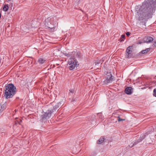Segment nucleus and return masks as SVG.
Returning <instances> with one entry per match:
<instances>
[{
  "instance_id": "obj_1",
  "label": "nucleus",
  "mask_w": 156,
  "mask_h": 156,
  "mask_svg": "<svg viewBox=\"0 0 156 156\" xmlns=\"http://www.w3.org/2000/svg\"><path fill=\"white\" fill-rule=\"evenodd\" d=\"M155 8L156 0H145L139 10V20L145 23L148 19L152 17Z\"/></svg>"
},
{
  "instance_id": "obj_2",
  "label": "nucleus",
  "mask_w": 156,
  "mask_h": 156,
  "mask_svg": "<svg viewBox=\"0 0 156 156\" xmlns=\"http://www.w3.org/2000/svg\"><path fill=\"white\" fill-rule=\"evenodd\" d=\"M5 95L6 99L12 98L16 93V88L12 83H9L5 86Z\"/></svg>"
},
{
  "instance_id": "obj_3",
  "label": "nucleus",
  "mask_w": 156,
  "mask_h": 156,
  "mask_svg": "<svg viewBox=\"0 0 156 156\" xmlns=\"http://www.w3.org/2000/svg\"><path fill=\"white\" fill-rule=\"evenodd\" d=\"M59 107V106L58 104L54 106L53 109L48 110L41 116V120L43 121L48 119L51 117V114L54 112H55L56 110H58Z\"/></svg>"
},
{
  "instance_id": "obj_4",
  "label": "nucleus",
  "mask_w": 156,
  "mask_h": 156,
  "mask_svg": "<svg viewBox=\"0 0 156 156\" xmlns=\"http://www.w3.org/2000/svg\"><path fill=\"white\" fill-rule=\"evenodd\" d=\"M77 62L76 60H74V58H70V60H69V68L71 70L74 69L76 66L77 65Z\"/></svg>"
},
{
  "instance_id": "obj_5",
  "label": "nucleus",
  "mask_w": 156,
  "mask_h": 156,
  "mask_svg": "<svg viewBox=\"0 0 156 156\" xmlns=\"http://www.w3.org/2000/svg\"><path fill=\"white\" fill-rule=\"evenodd\" d=\"M45 27L49 29V30L51 32H53L55 30V25L53 24H51V22L50 21L49 22V18L45 20Z\"/></svg>"
},
{
  "instance_id": "obj_6",
  "label": "nucleus",
  "mask_w": 156,
  "mask_h": 156,
  "mask_svg": "<svg viewBox=\"0 0 156 156\" xmlns=\"http://www.w3.org/2000/svg\"><path fill=\"white\" fill-rule=\"evenodd\" d=\"M150 133V132H147L146 133H145V134L143 135L142 136H140L139 139L136 140L135 142L134 143H133V144L130 147H132L133 146L136 145L137 144L142 141V140L145 138L146 136Z\"/></svg>"
},
{
  "instance_id": "obj_7",
  "label": "nucleus",
  "mask_w": 156,
  "mask_h": 156,
  "mask_svg": "<svg viewBox=\"0 0 156 156\" xmlns=\"http://www.w3.org/2000/svg\"><path fill=\"white\" fill-rule=\"evenodd\" d=\"M105 77L106 79L105 80V82L106 83L112 82L114 80L113 76H112L110 73H107Z\"/></svg>"
},
{
  "instance_id": "obj_8",
  "label": "nucleus",
  "mask_w": 156,
  "mask_h": 156,
  "mask_svg": "<svg viewBox=\"0 0 156 156\" xmlns=\"http://www.w3.org/2000/svg\"><path fill=\"white\" fill-rule=\"evenodd\" d=\"M153 41V38L150 36L145 37L143 38V41L144 43L150 42Z\"/></svg>"
},
{
  "instance_id": "obj_9",
  "label": "nucleus",
  "mask_w": 156,
  "mask_h": 156,
  "mask_svg": "<svg viewBox=\"0 0 156 156\" xmlns=\"http://www.w3.org/2000/svg\"><path fill=\"white\" fill-rule=\"evenodd\" d=\"M131 47L130 46H129L126 50V55H127V58H130L132 56V55L131 53L132 51L130 50Z\"/></svg>"
},
{
  "instance_id": "obj_10",
  "label": "nucleus",
  "mask_w": 156,
  "mask_h": 156,
  "mask_svg": "<svg viewBox=\"0 0 156 156\" xmlns=\"http://www.w3.org/2000/svg\"><path fill=\"white\" fill-rule=\"evenodd\" d=\"M132 88L131 87H127L126 89L125 90V92L126 94H130L132 93Z\"/></svg>"
},
{
  "instance_id": "obj_11",
  "label": "nucleus",
  "mask_w": 156,
  "mask_h": 156,
  "mask_svg": "<svg viewBox=\"0 0 156 156\" xmlns=\"http://www.w3.org/2000/svg\"><path fill=\"white\" fill-rule=\"evenodd\" d=\"M150 48H147V49L142 50L140 52V54L141 55L142 54H145L148 52L150 50Z\"/></svg>"
},
{
  "instance_id": "obj_12",
  "label": "nucleus",
  "mask_w": 156,
  "mask_h": 156,
  "mask_svg": "<svg viewBox=\"0 0 156 156\" xmlns=\"http://www.w3.org/2000/svg\"><path fill=\"white\" fill-rule=\"evenodd\" d=\"M105 138L103 137H101L97 141V144H102L105 140Z\"/></svg>"
},
{
  "instance_id": "obj_13",
  "label": "nucleus",
  "mask_w": 156,
  "mask_h": 156,
  "mask_svg": "<svg viewBox=\"0 0 156 156\" xmlns=\"http://www.w3.org/2000/svg\"><path fill=\"white\" fill-rule=\"evenodd\" d=\"M8 9L9 6L8 5H5L4 6V7L3 8V10L4 11L6 12L8 10Z\"/></svg>"
},
{
  "instance_id": "obj_14",
  "label": "nucleus",
  "mask_w": 156,
  "mask_h": 156,
  "mask_svg": "<svg viewBox=\"0 0 156 156\" xmlns=\"http://www.w3.org/2000/svg\"><path fill=\"white\" fill-rule=\"evenodd\" d=\"M38 61L41 64H43L45 60L42 58H41L38 59Z\"/></svg>"
},
{
  "instance_id": "obj_15",
  "label": "nucleus",
  "mask_w": 156,
  "mask_h": 156,
  "mask_svg": "<svg viewBox=\"0 0 156 156\" xmlns=\"http://www.w3.org/2000/svg\"><path fill=\"white\" fill-rule=\"evenodd\" d=\"M125 35H122L121 36V38L120 39V41H124V38L125 37Z\"/></svg>"
},
{
  "instance_id": "obj_16",
  "label": "nucleus",
  "mask_w": 156,
  "mask_h": 156,
  "mask_svg": "<svg viewBox=\"0 0 156 156\" xmlns=\"http://www.w3.org/2000/svg\"><path fill=\"white\" fill-rule=\"evenodd\" d=\"M137 42V44H141L142 43H144V41H143V40H139Z\"/></svg>"
},
{
  "instance_id": "obj_17",
  "label": "nucleus",
  "mask_w": 156,
  "mask_h": 156,
  "mask_svg": "<svg viewBox=\"0 0 156 156\" xmlns=\"http://www.w3.org/2000/svg\"><path fill=\"white\" fill-rule=\"evenodd\" d=\"M125 120V119H121L119 116H118V122H120L121 121H124Z\"/></svg>"
},
{
  "instance_id": "obj_18",
  "label": "nucleus",
  "mask_w": 156,
  "mask_h": 156,
  "mask_svg": "<svg viewBox=\"0 0 156 156\" xmlns=\"http://www.w3.org/2000/svg\"><path fill=\"white\" fill-rule=\"evenodd\" d=\"M153 95L156 97V88H155L153 91Z\"/></svg>"
},
{
  "instance_id": "obj_19",
  "label": "nucleus",
  "mask_w": 156,
  "mask_h": 156,
  "mask_svg": "<svg viewBox=\"0 0 156 156\" xmlns=\"http://www.w3.org/2000/svg\"><path fill=\"white\" fill-rule=\"evenodd\" d=\"M77 4H78L81 0H74Z\"/></svg>"
},
{
  "instance_id": "obj_20",
  "label": "nucleus",
  "mask_w": 156,
  "mask_h": 156,
  "mask_svg": "<svg viewBox=\"0 0 156 156\" xmlns=\"http://www.w3.org/2000/svg\"><path fill=\"white\" fill-rule=\"evenodd\" d=\"M65 55L67 56L68 57H69L71 55V54H67V53H65Z\"/></svg>"
},
{
  "instance_id": "obj_21",
  "label": "nucleus",
  "mask_w": 156,
  "mask_h": 156,
  "mask_svg": "<svg viewBox=\"0 0 156 156\" xmlns=\"http://www.w3.org/2000/svg\"><path fill=\"white\" fill-rule=\"evenodd\" d=\"M130 33L129 32H127L126 33V34L127 36H128L130 35Z\"/></svg>"
},
{
  "instance_id": "obj_22",
  "label": "nucleus",
  "mask_w": 156,
  "mask_h": 156,
  "mask_svg": "<svg viewBox=\"0 0 156 156\" xmlns=\"http://www.w3.org/2000/svg\"><path fill=\"white\" fill-rule=\"evenodd\" d=\"M154 46H156V41H154Z\"/></svg>"
},
{
  "instance_id": "obj_23",
  "label": "nucleus",
  "mask_w": 156,
  "mask_h": 156,
  "mask_svg": "<svg viewBox=\"0 0 156 156\" xmlns=\"http://www.w3.org/2000/svg\"><path fill=\"white\" fill-rule=\"evenodd\" d=\"M69 90L70 91V92H71V93H73V92L74 90Z\"/></svg>"
},
{
  "instance_id": "obj_24",
  "label": "nucleus",
  "mask_w": 156,
  "mask_h": 156,
  "mask_svg": "<svg viewBox=\"0 0 156 156\" xmlns=\"http://www.w3.org/2000/svg\"><path fill=\"white\" fill-rule=\"evenodd\" d=\"M20 122H22V120L21 119H20Z\"/></svg>"
},
{
  "instance_id": "obj_25",
  "label": "nucleus",
  "mask_w": 156,
  "mask_h": 156,
  "mask_svg": "<svg viewBox=\"0 0 156 156\" xmlns=\"http://www.w3.org/2000/svg\"><path fill=\"white\" fill-rule=\"evenodd\" d=\"M71 58H74V57H73V58L72 57H71Z\"/></svg>"
},
{
  "instance_id": "obj_26",
  "label": "nucleus",
  "mask_w": 156,
  "mask_h": 156,
  "mask_svg": "<svg viewBox=\"0 0 156 156\" xmlns=\"http://www.w3.org/2000/svg\"><path fill=\"white\" fill-rule=\"evenodd\" d=\"M78 56L79 57V55H78Z\"/></svg>"
}]
</instances>
